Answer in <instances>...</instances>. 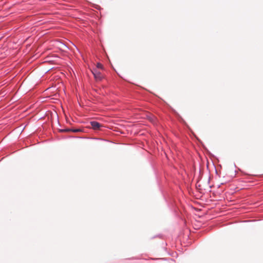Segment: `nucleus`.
I'll use <instances>...</instances> for the list:
<instances>
[{
	"instance_id": "nucleus-1",
	"label": "nucleus",
	"mask_w": 263,
	"mask_h": 263,
	"mask_svg": "<svg viewBox=\"0 0 263 263\" xmlns=\"http://www.w3.org/2000/svg\"><path fill=\"white\" fill-rule=\"evenodd\" d=\"M92 73L93 74V76H94L95 78L97 80L101 81L103 78V74L97 69H94L92 71Z\"/></svg>"
},
{
	"instance_id": "nucleus-2",
	"label": "nucleus",
	"mask_w": 263,
	"mask_h": 263,
	"mask_svg": "<svg viewBox=\"0 0 263 263\" xmlns=\"http://www.w3.org/2000/svg\"><path fill=\"white\" fill-rule=\"evenodd\" d=\"M90 125L93 130H98L103 126L100 123L96 121H92L90 122Z\"/></svg>"
},
{
	"instance_id": "nucleus-3",
	"label": "nucleus",
	"mask_w": 263,
	"mask_h": 263,
	"mask_svg": "<svg viewBox=\"0 0 263 263\" xmlns=\"http://www.w3.org/2000/svg\"><path fill=\"white\" fill-rule=\"evenodd\" d=\"M81 131L80 129H74V128H71L70 132H72L73 133H77Z\"/></svg>"
},
{
	"instance_id": "nucleus-4",
	"label": "nucleus",
	"mask_w": 263,
	"mask_h": 263,
	"mask_svg": "<svg viewBox=\"0 0 263 263\" xmlns=\"http://www.w3.org/2000/svg\"><path fill=\"white\" fill-rule=\"evenodd\" d=\"M70 130H71V128H66V129L61 130V131L63 132H70Z\"/></svg>"
},
{
	"instance_id": "nucleus-5",
	"label": "nucleus",
	"mask_w": 263,
	"mask_h": 263,
	"mask_svg": "<svg viewBox=\"0 0 263 263\" xmlns=\"http://www.w3.org/2000/svg\"><path fill=\"white\" fill-rule=\"evenodd\" d=\"M97 67L99 68H101L102 67V65L100 64V63H98L97 64Z\"/></svg>"
}]
</instances>
